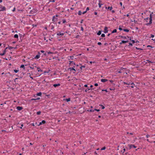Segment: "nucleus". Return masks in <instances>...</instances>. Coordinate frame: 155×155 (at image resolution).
I'll return each mask as SVG.
<instances>
[{
    "label": "nucleus",
    "instance_id": "obj_1",
    "mask_svg": "<svg viewBox=\"0 0 155 155\" xmlns=\"http://www.w3.org/2000/svg\"><path fill=\"white\" fill-rule=\"evenodd\" d=\"M152 14H151L150 15V18H149V20H150L149 22L146 24V25H150V24H152Z\"/></svg>",
    "mask_w": 155,
    "mask_h": 155
},
{
    "label": "nucleus",
    "instance_id": "obj_2",
    "mask_svg": "<svg viewBox=\"0 0 155 155\" xmlns=\"http://www.w3.org/2000/svg\"><path fill=\"white\" fill-rule=\"evenodd\" d=\"M58 16V15H56L55 16H54L53 17L52 21L54 22H56L57 21V17Z\"/></svg>",
    "mask_w": 155,
    "mask_h": 155
},
{
    "label": "nucleus",
    "instance_id": "obj_3",
    "mask_svg": "<svg viewBox=\"0 0 155 155\" xmlns=\"http://www.w3.org/2000/svg\"><path fill=\"white\" fill-rule=\"evenodd\" d=\"M68 70L70 71L71 72L73 73H74L75 72L77 71V68H76V70L74 68H69L68 69Z\"/></svg>",
    "mask_w": 155,
    "mask_h": 155
},
{
    "label": "nucleus",
    "instance_id": "obj_4",
    "mask_svg": "<svg viewBox=\"0 0 155 155\" xmlns=\"http://www.w3.org/2000/svg\"><path fill=\"white\" fill-rule=\"evenodd\" d=\"M5 8L4 6L1 5L0 6V11H2L5 10Z\"/></svg>",
    "mask_w": 155,
    "mask_h": 155
},
{
    "label": "nucleus",
    "instance_id": "obj_5",
    "mask_svg": "<svg viewBox=\"0 0 155 155\" xmlns=\"http://www.w3.org/2000/svg\"><path fill=\"white\" fill-rule=\"evenodd\" d=\"M38 67L36 64H33L32 65V66L30 67V68H34L35 67L39 68Z\"/></svg>",
    "mask_w": 155,
    "mask_h": 155
},
{
    "label": "nucleus",
    "instance_id": "obj_6",
    "mask_svg": "<svg viewBox=\"0 0 155 155\" xmlns=\"http://www.w3.org/2000/svg\"><path fill=\"white\" fill-rule=\"evenodd\" d=\"M128 146L129 147L130 149L131 148H132L133 147L134 148H136V147L134 145H132V144H129L128 145Z\"/></svg>",
    "mask_w": 155,
    "mask_h": 155
},
{
    "label": "nucleus",
    "instance_id": "obj_7",
    "mask_svg": "<svg viewBox=\"0 0 155 155\" xmlns=\"http://www.w3.org/2000/svg\"><path fill=\"white\" fill-rule=\"evenodd\" d=\"M40 54L39 53H38V54L35 57V58L36 59H38L40 57Z\"/></svg>",
    "mask_w": 155,
    "mask_h": 155
},
{
    "label": "nucleus",
    "instance_id": "obj_8",
    "mask_svg": "<svg viewBox=\"0 0 155 155\" xmlns=\"http://www.w3.org/2000/svg\"><path fill=\"white\" fill-rule=\"evenodd\" d=\"M69 64L70 66H73V65H75L73 61H70Z\"/></svg>",
    "mask_w": 155,
    "mask_h": 155
},
{
    "label": "nucleus",
    "instance_id": "obj_9",
    "mask_svg": "<svg viewBox=\"0 0 155 155\" xmlns=\"http://www.w3.org/2000/svg\"><path fill=\"white\" fill-rule=\"evenodd\" d=\"M37 12L35 9H32L31 12V14H33L34 13H35Z\"/></svg>",
    "mask_w": 155,
    "mask_h": 155
},
{
    "label": "nucleus",
    "instance_id": "obj_10",
    "mask_svg": "<svg viewBox=\"0 0 155 155\" xmlns=\"http://www.w3.org/2000/svg\"><path fill=\"white\" fill-rule=\"evenodd\" d=\"M6 52V51L5 50H4L3 51V53H0V55H2V56L4 55L5 54Z\"/></svg>",
    "mask_w": 155,
    "mask_h": 155
},
{
    "label": "nucleus",
    "instance_id": "obj_11",
    "mask_svg": "<svg viewBox=\"0 0 155 155\" xmlns=\"http://www.w3.org/2000/svg\"><path fill=\"white\" fill-rule=\"evenodd\" d=\"M104 30L105 31H104L105 33H107V32H108L107 28V27H105Z\"/></svg>",
    "mask_w": 155,
    "mask_h": 155
},
{
    "label": "nucleus",
    "instance_id": "obj_12",
    "mask_svg": "<svg viewBox=\"0 0 155 155\" xmlns=\"http://www.w3.org/2000/svg\"><path fill=\"white\" fill-rule=\"evenodd\" d=\"M99 3H98L99 7V8H101V6L103 4L101 3V1H100V0L99 1Z\"/></svg>",
    "mask_w": 155,
    "mask_h": 155
},
{
    "label": "nucleus",
    "instance_id": "obj_13",
    "mask_svg": "<svg viewBox=\"0 0 155 155\" xmlns=\"http://www.w3.org/2000/svg\"><path fill=\"white\" fill-rule=\"evenodd\" d=\"M57 35H64V33L60 32L59 33H57Z\"/></svg>",
    "mask_w": 155,
    "mask_h": 155
},
{
    "label": "nucleus",
    "instance_id": "obj_14",
    "mask_svg": "<svg viewBox=\"0 0 155 155\" xmlns=\"http://www.w3.org/2000/svg\"><path fill=\"white\" fill-rule=\"evenodd\" d=\"M45 120H42L41 122L39 124V126L42 124H45Z\"/></svg>",
    "mask_w": 155,
    "mask_h": 155
},
{
    "label": "nucleus",
    "instance_id": "obj_15",
    "mask_svg": "<svg viewBox=\"0 0 155 155\" xmlns=\"http://www.w3.org/2000/svg\"><path fill=\"white\" fill-rule=\"evenodd\" d=\"M60 84H54L53 85V86L54 87H56L57 86H60Z\"/></svg>",
    "mask_w": 155,
    "mask_h": 155
},
{
    "label": "nucleus",
    "instance_id": "obj_16",
    "mask_svg": "<svg viewBox=\"0 0 155 155\" xmlns=\"http://www.w3.org/2000/svg\"><path fill=\"white\" fill-rule=\"evenodd\" d=\"M107 81V79H101V81L102 82H105L106 81Z\"/></svg>",
    "mask_w": 155,
    "mask_h": 155
},
{
    "label": "nucleus",
    "instance_id": "obj_17",
    "mask_svg": "<svg viewBox=\"0 0 155 155\" xmlns=\"http://www.w3.org/2000/svg\"><path fill=\"white\" fill-rule=\"evenodd\" d=\"M22 107H19V106L17 107V109L18 110H22Z\"/></svg>",
    "mask_w": 155,
    "mask_h": 155
},
{
    "label": "nucleus",
    "instance_id": "obj_18",
    "mask_svg": "<svg viewBox=\"0 0 155 155\" xmlns=\"http://www.w3.org/2000/svg\"><path fill=\"white\" fill-rule=\"evenodd\" d=\"M69 57L70 58H69V60H70V59L73 60V59L74 58V56H70Z\"/></svg>",
    "mask_w": 155,
    "mask_h": 155
},
{
    "label": "nucleus",
    "instance_id": "obj_19",
    "mask_svg": "<svg viewBox=\"0 0 155 155\" xmlns=\"http://www.w3.org/2000/svg\"><path fill=\"white\" fill-rule=\"evenodd\" d=\"M14 71L15 73H17L19 71V70L18 69H15L14 70Z\"/></svg>",
    "mask_w": 155,
    "mask_h": 155
},
{
    "label": "nucleus",
    "instance_id": "obj_20",
    "mask_svg": "<svg viewBox=\"0 0 155 155\" xmlns=\"http://www.w3.org/2000/svg\"><path fill=\"white\" fill-rule=\"evenodd\" d=\"M14 38H18V36L17 34H15L14 35Z\"/></svg>",
    "mask_w": 155,
    "mask_h": 155
},
{
    "label": "nucleus",
    "instance_id": "obj_21",
    "mask_svg": "<svg viewBox=\"0 0 155 155\" xmlns=\"http://www.w3.org/2000/svg\"><path fill=\"white\" fill-rule=\"evenodd\" d=\"M82 13L81 12V11H79L78 12V14L79 15H81Z\"/></svg>",
    "mask_w": 155,
    "mask_h": 155
},
{
    "label": "nucleus",
    "instance_id": "obj_22",
    "mask_svg": "<svg viewBox=\"0 0 155 155\" xmlns=\"http://www.w3.org/2000/svg\"><path fill=\"white\" fill-rule=\"evenodd\" d=\"M117 30L116 29H115L113 30V31L112 32V33H114L117 32Z\"/></svg>",
    "mask_w": 155,
    "mask_h": 155
},
{
    "label": "nucleus",
    "instance_id": "obj_23",
    "mask_svg": "<svg viewBox=\"0 0 155 155\" xmlns=\"http://www.w3.org/2000/svg\"><path fill=\"white\" fill-rule=\"evenodd\" d=\"M66 100V101H67V102H68V101H70V98H68V99H65V100Z\"/></svg>",
    "mask_w": 155,
    "mask_h": 155
},
{
    "label": "nucleus",
    "instance_id": "obj_24",
    "mask_svg": "<svg viewBox=\"0 0 155 155\" xmlns=\"http://www.w3.org/2000/svg\"><path fill=\"white\" fill-rule=\"evenodd\" d=\"M101 34V31H99L97 33V35H100Z\"/></svg>",
    "mask_w": 155,
    "mask_h": 155
},
{
    "label": "nucleus",
    "instance_id": "obj_25",
    "mask_svg": "<svg viewBox=\"0 0 155 155\" xmlns=\"http://www.w3.org/2000/svg\"><path fill=\"white\" fill-rule=\"evenodd\" d=\"M37 95L38 96H41V92H39L38 94H37Z\"/></svg>",
    "mask_w": 155,
    "mask_h": 155
},
{
    "label": "nucleus",
    "instance_id": "obj_26",
    "mask_svg": "<svg viewBox=\"0 0 155 155\" xmlns=\"http://www.w3.org/2000/svg\"><path fill=\"white\" fill-rule=\"evenodd\" d=\"M123 30L124 31H126V32H128L129 31V30L128 29H124Z\"/></svg>",
    "mask_w": 155,
    "mask_h": 155
},
{
    "label": "nucleus",
    "instance_id": "obj_27",
    "mask_svg": "<svg viewBox=\"0 0 155 155\" xmlns=\"http://www.w3.org/2000/svg\"><path fill=\"white\" fill-rule=\"evenodd\" d=\"M123 43H125V41H122L120 43V45H121Z\"/></svg>",
    "mask_w": 155,
    "mask_h": 155
},
{
    "label": "nucleus",
    "instance_id": "obj_28",
    "mask_svg": "<svg viewBox=\"0 0 155 155\" xmlns=\"http://www.w3.org/2000/svg\"><path fill=\"white\" fill-rule=\"evenodd\" d=\"M112 7H108V8H107V9H110V10H111L112 9Z\"/></svg>",
    "mask_w": 155,
    "mask_h": 155
},
{
    "label": "nucleus",
    "instance_id": "obj_29",
    "mask_svg": "<svg viewBox=\"0 0 155 155\" xmlns=\"http://www.w3.org/2000/svg\"><path fill=\"white\" fill-rule=\"evenodd\" d=\"M124 84H127V85H129L130 84V83L129 82V83H127L124 82Z\"/></svg>",
    "mask_w": 155,
    "mask_h": 155
},
{
    "label": "nucleus",
    "instance_id": "obj_30",
    "mask_svg": "<svg viewBox=\"0 0 155 155\" xmlns=\"http://www.w3.org/2000/svg\"><path fill=\"white\" fill-rule=\"evenodd\" d=\"M106 149V147H104L101 149V150H104Z\"/></svg>",
    "mask_w": 155,
    "mask_h": 155
},
{
    "label": "nucleus",
    "instance_id": "obj_31",
    "mask_svg": "<svg viewBox=\"0 0 155 155\" xmlns=\"http://www.w3.org/2000/svg\"><path fill=\"white\" fill-rule=\"evenodd\" d=\"M131 84L132 85L131 87L132 88H133L134 87V84L133 83H131Z\"/></svg>",
    "mask_w": 155,
    "mask_h": 155
},
{
    "label": "nucleus",
    "instance_id": "obj_32",
    "mask_svg": "<svg viewBox=\"0 0 155 155\" xmlns=\"http://www.w3.org/2000/svg\"><path fill=\"white\" fill-rule=\"evenodd\" d=\"M121 38H122L123 39H126V38L125 37H124L122 36H120Z\"/></svg>",
    "mask_w": 155,
    "mask_h": 155
},
{
    "label": "nucleus",
    "instance_id": "obj_33",
    "mask_svg": "<svg viewBox=\"0 0 155 155\" xmlns=\"http://www.w3.org/2000/svg\"><path fill=\"white\" fill-rule=\"evenodd\" d=\"M24 67H25L24 65L22 64L20 67V68H24Z\"/></svg>",
    "mask_w": 155,
    "mask_h": 155
},
{
    "label": "nucleus",
    "instance_id": "obj_34",
    "mask_svg": "<svg viewBox=\"0 0 155 155\" xmlns=\"http://www.w3.org/2000/svg\"><path fill=\"white\" fill-rule=\"evenodd\" d=\"M101 36L102 37H104L105 36V35L104 34H102L101 35Z\"/></svg>",
    "mask_w": 155,
    "mask_h": 155
},
{
    "label": "nucleus",
    "instance_id": "obj_35",
    "mask_svg": "<svg viewBox=\"0 0 155 155\" xmlns=\"http://www.w3.org/2000/svg\"><path fill=\"white\" fill-rule=\"evenodd\" d=\"M37 113L38 115H40L41 114V112L40 111H38V112Z\"/></svg>",
    "mask_w": 155,
    "mask_h": 155
},
{
    "label": "nucleus",
    "instance_id": "obj_36",
    "mask_svg": "<svg viewBox=\"0 0 155 155\" xmlns=\"http://www.w3.org/2000/svg\"><path fill=\"white\" fill-rule=\"evenodd\" d=\"M66 22V21L65 20V19L63 20V23H65Z\"/></svg>",
    "mask_w": 155,
    "mask_h": 155
},
{
    "label": "nucleus",
    "instance_id": "obj_37",
    "mask_svg": "<svg viewBox=\"0 0 155 155\" xmlns=\"http://www.w3.org/2000/svg\"><path fill=\"white\" fill-rule=\"evenodd\" d=\"M101 106L102 107V109H104L105 107L104 106H103L102 105H101Z\"/></svg>",
    "mask_w": 155,
    "mask_h": 155
},
{
    "label": "nucleus",
    "instance_id": "obj_38",
    "mask_svg": "<svg viewBox=\"0 0 155 155\" xmlns=\"http://www.w3.org/2000/svg\"><path fill=\"white\" fill-rule=\"evenodd\" d=\"M154 35L151 34V38H153L154 37Z\"/></svg>",
    "mask_w": 155,
    "mask_h": 155
},
{
    "label": "nucleus",
    "instance_id": "obj_39",
    "mask_svg": "<svg viewBox=\"0 0 155 155\" xmlns=\"http://www.w3.org/2000/svg\"><path fill=\"white\" fill-rule=\"evenodd\" d=\"M8 48L9 49L11 50V49H12L13 48H12V47H8Z\"/></svg>",
    "mask_w": 155,
    "mask_h": 155
},
{
    "label": "nucleus",
    "instance_id": "obj_40",
    "mask_svg": "<svg viewBox=\"0 0 155 155\" xmlns=\"http://www.w3.org/2000/svg\"><path fill=\"white\" fill-rule=\"evenodd\" d=\"M98 45H101V42H99L98 43H97Z\"/></svg>",
    "mask_w": 155,
    "mask_h": 155
},
{
    "label": "nucleus",
    "instance_id": "obj_41",
    "mask_svg": "<svg viewBox=\"0 0 155 155\" xmlns=\"http://www.w3.org/2000/svg\"><path fill=\"white\" fill-rule=\"evenodd\" d=\"M89 10V8L88 7H87L86 8V12H87V11H88Z\"/></svg>",
    "mask_w": 155,
    "mask_h": 155
},
{
    "label": "nucleus",
    "instance_id": "obj_42",
    "mask_svg": "<svg viewBox=\"0 0 155 155\" xmlns=\"http://www.w3.org/2000/svg\"><path fill=\"white\" fill-rule=\"evenodd\" d=\"M94 110H96V111H100V110L99 109H95Z\"/></svg>",
    "mask_w": 155,
    "mask_h": 155
},
{
    "label": "nucleus",
    "instance_id": "obj_43",
    "mask_svg": "<svg viewBox=\"0 0 155 155\" xmlns=\"http://www.w3.org/2000/svg\"><path fill=\"white\" fill-rule=\"evenodd\" d=\"M131 41H132V42L133 43H134L135 42V41L134 40H132Z\"/></svg>",
    "mask_w": 155,
    "mask_h": 155
},
{
    "label": "nucleus",
    "instance_id": "obj_44",
    "mask_svg": "<svg viewBox=\"0 0 155 155\" xmlns=\"http://www.w3.org/2000/svg\"><path fill=\"white\" fill-rule=\"evenodd\" d=\"M50 2H55V0H52V1H51V0H50Z\"/></svg>",
    "mask_w": 155,
    "mask_h": 155
},
{
    "label": "nucleus",
    "instance_id": "obj_45",
    "mask_svg": "<svg viewBox=\"0 0 155 155\" xmlns=\"http://www.w3.org/2000/svg\"><path fill=\"white\" fill-rule=\"evenodd\" d=\"M119 29L120 30H123L121 28H120V27L119 28Z\"/></svg>",
    "mask_w": 155,
    "mask_h": 155
},
{
    "label": "nucleus",
    "instance_id": "obj_46",
    "mask_svg": "<svg viewBox=\"0 0 155 155\" xmlns=\"http://www.w3.org/2000/svg\"><path fill=\"white\" fill-rule=\"evenodd\" d=\"M21 127L20 128L22 129V127H23V124H21Z\"/></svg>",
    "mask_w": 155,
    "mask_h": 155
},
{
    "label": "nucleus",
    "instance_id": "obj_47",
    "mask_svg": "<svg viewBox=\"0 0 155 155\" xmlns=\"http://www.w3.org/2000/svg\"><path fill=\"white\" fill-rule=\"evenodd\" d=\"M15 10V8H14L12 10L13 12H14Z\"/></svg>",
    "mask_w": 155,
    "mask_h": 155
},
{
    "label": "nucleus",
    "instance_id": "obj_48",
    "mask_svg": "<svg viewBox=\"0 0 155 155\" xmlns=\"http://www.w3.org/2000/svg\"><path fill=\"white\" fill-rule=\"evenodd\" d=\"M86 12H86V11H84V12H83L82 13V14H85V13H86Z\"/></svg>",
    "mask_w": 155,
    "mask_h": 155
},
{
    "label": "nucleus",
    "instance_id": "obj_49",
    "mask_svg": "<svg viewBox=\"0 0 155 155\" xmlns=\"http://www.w3.org/2000/svg\"><path fill=\"white\" fill-rule=\"evenodd\" d=\"M81 30H82V31H83V27H81Z\"/></svg>",
    "mask_w": 155,
    "mask_h": 155
},
{
    "label": "nucleus",
    "instance_id": "obj_50",
    "mask_svg": "<svg viewBox=\"0 0 155 155\" xmlns=\"http://www.w3.org/2000/svg\"><path fill=\"white\" fill-rule=\"evenodd\" d=\"M94 85L95 86H98V84H97V83H96V84H94Z\"/></svg>",
    "mask_w": 155,
    "mask_h": 155
},
{
    "label": "nucleus",
    "instance_id": "obj_51",
    "mask_svg": "<svg viewBox=\"0 0 155 155\" xmlns=\"http://www.w3.org/2000/svg\"><path fill=\"white\" fill-rule=\"evenodd\" d=\"M150 137V136L148 135V134H147L146 135V137H147V138H148L149 137Z\"/></svg>",
    "mask_w": 155,
    "mask_h": 155
},
{
    "label": "nucleus",
    "instance_id": "obj_52",
    "mask_svg": "<svg viewBox=\"0 0 155 155\" xmlns=\"http://www.w3.org/2000/svg\"><path fill=\"white\" fill-rule=\"evenodd\" d=\"M51 53H51V52L49 51V52H48L47 54H51Z\"/></svg>",
    "mask_w": 155,
    "mask_h": 155
},
{
    "label": "nucleus",
    "instance_id": "obj_53",
    "mask_svg": "<svg viewBox=\"0 0 155 155\" xmlns=\"http://www.w3.org/2000/svg\"><path fill=\"white\" fill-rule=\"evenodd\" d=\"M129 45H130V46H132V44L131 43H129Z\"/></svg>",
    "mask_w": 155,
    "mask_h": 155
},
{
    "label": "nucleus",
    "instance_id": "obj_54",
    "mask_svg": "<svg viewBox=\"0 0 155 155\" xmlns=\"http://www.w3.org/2000/svg\"><path fill=\"white\" fill-rule=\"evenodd\" d=\"M120 4L121 6H122V3L121 2H120Z\"/></svg>",
    "mask_w": 155,
    "mask_h": 155
},
{
    "label": "nucleus",
    "instance_id": "obj_55",
    "mask_svg": "<svg viewBox=\"0 0 155 155\" xmlns=\"http://www.w3.org/2000/svg\"><path fill=\"white\" fill-rule=\"evenodd\" d=\"M44 39L45 40H46V41H47V42L48 41L47 40H46V38H45V37H44Z\"/></svg>",
    "mask_w": 155,
    "mask_h": 155
},
{
    "label": "nucleus",
    "instance_id": "obj_56",
    "mask_svg": "<svg viewBox=\"0 0 155 155\" xmlns=\"http://www.w3.org/2000/svg\"><path fill=\"white\" fill-rule=\"evenodd\" d=\"M41 53H43L44 52V51H43V50H41Z\"/></svg>",
    "mask_w": 155,
    "mask_h": 155
},
{
    "label": "nucleus",
    "instance_id": "obj_57",
    "mask_svg": "<svg viewBox=\"0 0 155 155\" xmlns=\"http://www.w3.org/2000/svg\"><path fill=\"white\" fill-rule=\"evenodd\" d=\"M31 100H36V99L33 98V99H32Z\"/></svg>",
    "mask_w": 155,
    "mask_h": 155
},
{
    "label": "nucleus",
    "instance_id": "obj_58",
    "mask_svg": "<svg viewBox=\"0 0 155 155\" xmlns=\"http://www.w3.org/2000/svg\"><path fill=\"white\" fill-rule=\"evenodd\" d=\"M102 91H105L106 92H107V90H102Z\"/></svg>",
    "mask_w": 155,
    "mask_h": 155
},
{
    "label": "nucleus",
    "instance_id": "obj_59",
    "mask_svg": "<svg viewBox=\"0 0 155 155\" xmlns=\"http://www.w3.org/2000/svg\"><path fill=\"white\" fill-rule=\"evenodd\" d=\"M94 14L95 15H97V13L96 12H95Z\"/></svg>",
    "mask_w": 155,
    "mask_h": 155
},
{
    "label": "nucleus",
    "instance_id": "obj_60",
    "mask_svg": "<svg viewBox=\"0 0 155 155\" xmlns=\"http://www.w3.org/2000/svg\"><path fill=\"white\" fill-rule=\"evenodd\" d=\"M84 86L85 87H87V84H85L84 85Z\"/></svg>",
    "mask_w": 155,
    "mask_h": 155
},
{
    "label": "nucleus",
    "instance_id": "obj_61",
    "mask_svg": "<svg viewBox=\"0 0 155 155\" xmlns=\"http://www.w3.org/2000/svg\"><path fill=\"white\" fill-rule=\"evenodd\" d=\"M148 19H149L148 18H145V20H147Z\"/></svg>",
    "mask_w": 155,
    "mask_h": 155
},
{
    "label": "nucleus",
    "instance_id": "obj_62",
    "mask_svg": "<svg viewBox=\"0 0 155 155\" xmlns=\"http://www.w3.org/2000/svg\"><path fill=\"white\" fill-rule=\"evenodd\" d=\"M125 149H123V153H124L125 151Z\"/></svg>",
    "mask_w": 155,
    "mask_h": 155
},
{
    "label": "nucleus",
    "instance_id": "obj_63",
    "mask_svg": "<svg viewBox=\"0 0 155 155\" xmlns=\"http://www.w3.org/2000/svg\"><path fill=\"white\" fill-rule=\"evenodd\" d=\"M125 43H127L128 42V41H125Z\"/></svg>",
    "mask_w": 155,
    "mask_h": 155
},
{
    "label": "nucleus",
    "instance_id": "obj_64",
    "mask_svg": "<svg viewBox=\"0 0 155 155\" xmlns=\"http://www.w3.org/2000/svg\"><path fill=\"white\" fill-rule=\"evenodd\" d=\"M112 13H114L115 11H114V10H112Z\"/></svg>",
    "mask_w": 155,
    "mask_h": 155
}]
</instances>
